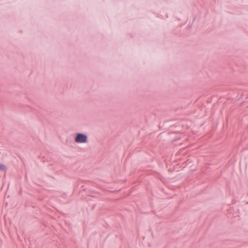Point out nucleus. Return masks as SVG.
Instances as JSON below:
<instances>
[{
	"instance_id": "1",
	"label": "nucleus",
	"mask_w": 248,
	"mask_h": 248,
	"mask_svg": "<svg viewBox=\"0 0 248 248\" xmlns=\"http://www.w3.org/2000/svg\"><path fill=\"white\" fill-rule=\"evenodd\" d=\"M75 140L77 143H86L87 141V137L83 134L78 133Z\"/></svg>"
},
{
	"instance_id": "2",
	"label": "nucleus",
	"mask_w": 248,
	"mask_h": 248,
	"mask_svg": "<svg viewBox=\"0 0 248 248\" xmlns=\"http://www.w3.org/2000/svg\"><path fill=\"white\" fill-rule=\"evenodd\" d=\"M0 170H6V166L3 164L0 165Z\"/></svg>"
}]
</instances>
